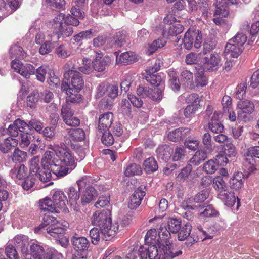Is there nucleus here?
<instances>
[{
	"instance_id": "obj_1",
	"label": "nucleus",
	"mask_w": 259,
	"mask_h": 259,
	"mask_svg": "<svg viewBox=\"0 0 259 259\" xmlns=\"http://www.w3.org/2000/svg\"><path fill=\"white\" fill-rule=\"evenodd\" d=\"M51 151H46L42 158V163L47 169L45 178H49L51 171L57 177L62 178L76 167L74 156L69 148L63 143L50 145Z\"/></svg>"
},
{
	"instance_id": "obj_2",
	"label": "nucleus",
	"mask_w": 259,
	"mask_h": 259,
	"mask_svg": "<svg viewBox=\"0 0 259 259\" xmlns=\"http://www.w3.org/2000/svg\"><path fill=\"white\" fill-rule=\"evenodd\" d=\"M165 243L166 245L162 248V252L160 254L158 259H173L182 253L181 250L172 252L171 244L167 243V241ZM135 254H138L139 259H155L158 255V250L155 245H145L140 247L138 252L133 251L128 253L127 258H132V256H134Z\"/></svg>"
},
{
	"instance_id": "obj_3",
	"label": "nucleus",
	"mask_w": 259,
	"mask_h": 259,
	"mask_svg": "<svg viewBox=\"0 0 259 259\" xmlns=\"http://www.w3.org/2000/svg\"><path fill=\"white\" fill-rule=\"evenodd\" d=\"M66 69L64 74V78L61 85V90L73 88L75 92H79L82 88L84 81L81 74L76 70L71 69L69 64L65 66Z\"/></svg>"
},
{
	"instance_id": "obj_4",
	"label": "nucleus",
	"mask_w": 259,
	"mask_h": 259,
	"mask_svg": "<svg viewBox=\"0 0 259 259\" xmlns=\"http://www.w3.org/2000/svg\"><path fill=\"white\" fill-rule=\"evenodd\" d=\"M168 230L165 226L162 227L161 225L158 228V236L159 237L163 240L165 243L167 241V243L171 244L169 241L170 233H177L180 229L181 226V221L179 219L169 218L168 220Z\"/></svg>"
},
{
	"instance_id": "obj_5",
	"label": "nucleus",
	"mask_w": 259,
	"mask_h": 259,
	"mask_svg": "<svg viewBox=\"0 0 259 259\" xmlns=\"http://www.w3.org/2000/svg\"><path fill=\"white\" fill-rule=\"evenodd\" d=\"M202 42V36L200 30H188L185 33L183 38V44L186 49H191L193 45L196 49H199L201 47Z\"/></svg>"
},
{
	"instance_id": "obj_6",
	"label": "nucleus",
	"mask_w": 259,
	"mask_h": 259,
	"mask_svg": "<svg viewBox=\"0 0 259 259\" xmlns=\"http://www.w3.org/2000/svg\"><path fill=\"white\" fill-rule=\"evenodd\" d=\"M39 160L38 156H34L29 161L30 166V175L31 176H35V177L38 178L41 181L46 182L49 181L51 180L52 175H50L49 178L47 179H44L43 178H45V175L47 172V169L44 167L41 161V165L42 168H40L39 167Z\"/></svg>"
},
{
	"instance_id": "obj_7",
	"label": "nucleus",
	"mask_w": 259,
	"mask_h": 259,
	"mask_svg": "<svg viewBox=\"0 0 259 259\" xmlns=\"http://www.w3.org/2000/svg\"><path fill=\"white\" fill-rule=\"evenodd\" d=\"M202 67L205 71H217L222 65V59L220 56L216 53H211L209 56L202 58Z\"/></svg>"
},
{
	"instance_id": "obj_8",
	"label": "nucleus",
	"mask_w": 259,
	"mask_h": 259,
	"mask_svg": "<svg viewBox=\"0 0 259 259\" xmlns=\"http://www.w3.org/2000/svg\"><path fill=\"white\" fill-rule=\"evenodd\" d=\"M11 65L13 69L26 78H29L31 75L35 73V69L32 65L23 64L19 60H13Z\"/></svg>"
},
{
	"instance_id": "obj_9",
	"label": "nucleus",
	"mask_w": 259,
	"mask_h": 259,
	"mask_svg": "<svg viewBox=\"0 0 259 259\" xmlns=\"http://www.w3.org/2000/svg\"><path fill=\"white\" fill-rule=\"evenodd\" d=\"M61 115L65 123L69 126H76L80 124L79 118L73 116V112L70 105L66 104L62 106Z\"/></svg>"
},
{
	"instance_id": "obj_10",
	"label": "nucleus",
	"mask_w": 259,
	"mask_h": 259,
	"mask_svg": "<svg viewBox=\"0 0 259 259\" xmlns=\"http://www.w3.org/2000/svg\"><path fill=\"white\" fill-rule=\"evenodd\" d=\"M57 221L55 217L45 213L43 218L42 222L35 229L34 231L35 233H38L41 231L44 232L43 231L46 230L48 234L49 230L48 229H49L61 228L59 225H57Z\"/></svg>"
},
{
	"instance_id": "obj_11",
	"label": "nucleus",
	"mask_w": 259,
	"mask_h": 259,
	"mask_svg": "<svg viewBox=\"0 0 259 259\" xmlns=\"http://www.w3.org/2000/svg\"><path fill=\"white\" fill-rule=\"evenodd\" d=\"M119 225L115 223L112 224V221L103 225L100 228L102 239L107 241L113 238L118 231Z\"/></svg>"
},
{
	"instance_id": "obj_12",
	"label": "nucleus",
	"mask_w": 259,
	"mask_h": 259,
	"mask_svg": "<svg viewBox=\"0 0 259 259\" xmlns=\"http://www.w3.org/2000/svg\"><path fill=\"white\" fill-rule=\"evenodd\" d=\"M111 221L110 212L108 210H103L102 211H96L92 217V223L93 225L101 228L106 223Z\"/></svg>"
},
{
	"instance_id": "obj_13",
	"label": "nucleus",
	"mask_w": 259,
	"mask_h": 259,
	"mask_svg": "<svg viewBox=\"0 0 259 259\" xmlns=\"http://www.w3.org/2000/svg\"><path fill=\"white\" fill-rule=\"evenodd\" d=\"M241 44L242 43L240 42V44H236L232 38L230 39L225 46L224 50L225 56H228L229 57L237 58L243 51V48L241 46Z\"/></svg>"
},
{
	"instance_id": "obj_14",
	"label": "nucleus",
	"mask_w": 259,
	"mask_h": 259,
	"mask_svg": "<svg viewBox=\"0 0 259 259\" xmlns=\"http://www.w3.org/2000/svg\"><path fill=\"white\" fill-rule=\"evenodd\" d=\"M99 193L94 186H88L82 192L81 195V203L82 205L89 204L94 201L98 197Z\"/></svg>"
},
{
	"instance_id": "obj_15",
	"label": "nucleus",
	"mask_w": 259,
	"mask_h": 259,
	"mask_svg": "<svg viewBox=\"0 0 259 259\" xmlns=\"http://www.w3.org/2000/svg\"><path fill=\"white\" fill-rule=\"evenodd\" d=\"M48 230H49L48 234L51 237L58 241L62 247H67L69 241L68 238L64 236L65 230L63 228H50Z\"/></svg>"
},
{
	"instance_id": "obj_16",
	"label": "nucleus",
	"mask_w": 259,
	"mask_h": 259,
	"mask_svg": "<svg viewBox=\"0 0 259 259\" xmlns=\"http://www.w3.org/2000/svg\"><path fill=\"white\" fill-rule=\"evenodd\" d=\"M113 114L111 112L101 115L98 120V131L101 133L107 131L113 121Z\"/></svg>"
},
{
	"instance_id": "obj_17",
	"label": "nucleus",
	"mask_w": 259,
	"mask_h": 259,
	"mask_svg": "<svg viewBox=\"0 0 259 259\" xmlns=\"http://www.w3.org/2000/svg\"><path fill=\"white\" fill-rule=\"evenodd\" d=\"M27 123L20 119H17L10 124L8 128V134L11 137L18 136L19 133H21L26 131Z\"/></svg>"
},
{
	"instance_id": "obj_18",
	"label": "nucleus",
	"mask_w": 259,
	"mask_h": 259,
	"mask_svg": "<svg viewBox=\"0 0 259 259\" xmlns=\"http://www.w3.org/2000/svg\"><path fill=\"white\" fill-rule=\"evenodd\" d=\"M109 61L108 57H103L102 53L97 52L96 58L92 62L93 69L96 71L102 72L105 69Z\"/></svg>"
},
{
	"instance_id": "obj_19",
	"label": "nucleus",
	"mask_w": 259,
	"mask_h": 259,
	"mask_svg": "<svg viewBox=\"0 0 259 259\" xmlns=\"http://www.w3.org/2000/svg\"><path fill=\"white\" fill-rule=\"evenodd\" d=\"M239 111L238 112V117L243 119L246 115L244 116L242 114H251L254 110V104L249 100H246L244 101H240L238 104Z\"/></svg>"
},
{
	"instance_id": "obj_20",
	"label": "nucleus",
	"mask_w": 259,
	"mask_h": 259,
	"mask_svg": "<svg viewBox=\"0 0 259 259\" xmlns=\"http://www.w3.org/2000/svg\"><path fill=\"white\" fill-rule=\"evenodd\" d=\"M45 250L43 247L35 243H32L30 247V253L25 255L26 259H44Z\"/></svg>"
},
{
	"instance_id": "obj_21",
	"label": "nucleus",
	"mask_w": 259,
	"mask_h": 259,
	"mask_svg": "<svg viewBox=\"0 0 259 259\" xmlns=\"http://www.w3.org/2000/svg\"><path fill=\"white\" fill-rule=\"evenodd\" d=\"M145 191L141 189L138 188L131 196L128 202V207L134 209L137 208L141 203V201L145 195Z\"/></svg>"
},
{
	"instance_id": "obj_22",
	"label": "nucleus",
	"mask_w": 259,
	"mask_h": 259,
	"mask_svg": "<svg viewBox=\"0 0 259 259\" xmlns=\"http://www.w3.org/2000/svg\"><path fill=\"white\" fill-rule=\"evenodd\" d=\"M53 202L58 207V210L66 208V204L68 202L67 198L64 192L61 191H56L53 195Z\"/></svg>"
},
{
	"instance_id": "obj_23",
	"label": "nucleus",
	"mask_w": 259,
	"mask_h": 259,
	"mask_svg": "<svg viewBox=\"0 0 259 259\" xmlns=\"http://www.w3.org/2000/svg\"><path fill=\"white\" fill-rule=\"evenodd\" d=\"M221 113L220 112H214L211 121L208 124L209 128L215 133H222L224 130L223 124L219 121Z\"/></svg>"
},
{
	"instance_id": "obj_24",
	"label": "nucleus",
	"mask_w": 259,
	"mask_h": 259,
	"mask_svg": "<svg viewBox=\"0 0 259 259\" xmlns=\"http://www.w3.org/2000/svg\"><path fill=\"white\" fill-rule=\"evenodd\" d=\"M188 128H179L170 132L168 138L172 142H178L182 140L190 133Z\"/></svg>"
},
{
	"instance_id": "obj_25",
	"label": "nucleus",
	"mask_w": 259,
	"mask_h": 259,
	"mask_svg": "<svg viewBox=\"0 0 259 259\" xmlns=\"http://www.w3.org/2000/svg\"><path fill=\"white\" fill-rule=\"evenodd\" d=\"M158 70V67H152L147 71V72L149 74V76L147 77V80L151 84L155 85L154 87H160V85H164L161 76L157 74H153L154 72Z\"/></svg>"
},
{
	"instance_id": "obj_26",
	"label": "nucleus",
	"mask_w": 259,
	"mask_h": 259,
	"mask_svg": "<svg viewBox=\"0 0 259 259\" xmlns=\"http://www.w3.org/2000/svg\"><path fill=\"white\" fill-rule=\"evenodd\" d=\"M243 180L244 175L242 172H235L229 181L231 188L236 191L239 190L243 186Z\"/></svg>"
},
{
	"instance_id": "obj_27",
	"label": "nucleus",
	"mask_w": 259,
	"mask_h": 259,
	"mask_svg": "<svg viewBox=\"0 0 259 259\" xmlns=\"http://www.w3.org/2000/svg\"><path fill=\"white\" fill-rule=\"evenodd\" d=\"M39 206L40 209L44 212L59 213L58 207L55 205L53 201L49 198L46 197L43 199L40 200Z\"/></svg>"
},
{
	"instance_id": "obj_28",
	"label": "nucleus",
	"mask_w": 259,
	"mask_h": 259,
	"mask_svg": "<svg viewBox=\"0 0 259 259\" xmlns=\"http://www.w3.org/2000/svg\"><path fill=\"white\" fill-rule=\"evenodd\" d=\"M18 145V141L12 137H8L0 141V151L3 153H9Z\"/></svg>"
},
{
	"instance_id": "obj_29",
	"label": "nucleus",
	"mask_w": 259,
	"mask_h": 259,
	"mask_svg": "<svg viewBox=\"0 0 259 259\" xmlns=\"http://www.w3.org/2000/svg\"><path fill=\"white\" fill-rule=\"evenodd\" d=\"M71 242L75 249L82 251L87 250L90 245L89 241L84 237L74 236Z\"/></svg>"
},
{
	"instance_id": "obj_30",
	"label": "nucleus",
	"mask_w": 259,
	"mask_h": 259,
	"mask_svg": "<svg viewBox=\"0 0 259 259\" xmlns=\"http://www.w3.org/2000/svg\"><path fill=\"white\" fill-rule=\"evenodd\" d=\"M209 193L207 191L202 190L200 192L197 194L193 199L194 203L192 205H187L188 208L194 209L201 206V203H203L208 197Z\"/></svg>"
},
{
	"instance_id": "obj_31",
	"label": "nucleus",
	"mask_w": 259,
	"mask_h": 259,
	"mask_svg": "<svg viewBox=\"0 0 259 259\" xmlns=\"http://www.w3.org/2000/svg\"><path fill=\"white\" fill-rule=\"evenodd\" d=\"M218 198L223 201L224 204L228 206H233L235 201L236 198L234 193L229 192L226 190L222 193H218Z\"/></svg>"
},
{
	"instance_id": "obj_32",
	"label": "nucleus",
	"mask_w": 259,
	"mask_h": 259,
	"mask_svg": "<svg viewBox=\"0 0 259 259\" xmlns=\"http://www.w3.org/2000/svg\"><path fill=\"white\" fill-rule=\"evenodd\" d=\"M181 81L185 88H192L193 86V74L187 70H183L181 73Z\"/></svg>"
},
{
	"instance_id": "obj_33",
	"label": "nucleus",
	"mask_w": 259,
	"mask_h": 259,
	"mask_svg": "<svg viewBox=\"0 0 259 259\" xmlns=\"http://www.w3.org/2000/svg\"><path fill=\"white\" fill-rule=\"evenodd\" d=\"M63 92H65L67 95L66 104L69 105L68 103H79L81 101L82 99L81 95L78 94L79 92H75L73 88L66 89V90H62Z\"/></svg>"
},
{
	"instance_id": "obj_34",
	"label": "nucleus",
	"mask_w": 259,
	"mask_h": 259,
	"mask_svg": "<svg viewBox=\"0 0 259 259\" xmlns=\"http://www.w3.org/2000/svg\"><path fill=\"white\" fill-rule=\"evenodd\" d=\"M82 65L79 64H74L71 69L76 70V69L79 70L80 71L82 72L84 74H89L93 70V66H91L90 65L91 61L90 60L84 58L81 60Z\"/></svg>"
},
{
	"instance_id": "obj_35",
	"label": "nucleus",
	"mask_w": 259,
	"mask_h": 259,
	"mask_svg": "<svg viewBox=\"0 0 259 259\" xmlns=\"http://www.w3.org/2000/svg\"><path fill=\"white\" fill-rule=\"evenodd\" d=\"M27 171V167L24 164H21L12 169L10 175L13 179L20 180L26 176Z\"/></svg>"
},
{
	"instance_id": "obj_36",
	"label": "nucleus",
	"mask_w": 259,
	"mask_h": 259,
	"mask_svg": "<svg viewBox=\"0 0 259 259\" xmlns=\"http://www.w3.org/2000/svg\"><path fill=\"white\" fill-rule=\"evenodd\" d=\"M166 43V41L163 38H158L154 40L152 43L148 44L146 53L148 55L152 54L158 49L163 47Z\"/></svg>"
},
{
	"instance_id": "obj_37",
	"label": "nucleus",
	"mask_w": 259,
	"mask_h": 259,
	"mask_svg": "<svg viewBox=\"0 0 259 259\" xmlns=\"http://www.w3.org/2000/svg\"><path fill=\"white\" fill-rule=\"evenodd\" d=\"M207 157V152L199 150L196 152L193 156L189 160V164L198 165Z\"/></svg>"
},
{
	"instance_id": "obj_38",
	"label": "nucleus",
	"mask_w": 259,
	"mask_h": 259,
	"mask_svg": "<svg viewBox=\"0 0 259 259\" xmlns=\"http://www.w3.org/2000/svg\"><path fill=\"white\" fill-rule=\"evenodd\" d=\"M143 168L147 174L154 172L158 169V165L156 161L153 157H149L143 162Z\"/></svg>"
},
{
	"instance_id": "obj_39",
	"label": "nucleus",
	"mask_w": 259,
	"mask_h": 259,
	"mask_svg": "<svg viewBox=\"0 0 259 259\" xmlns=\"http://www.w3.org/2000/svg\"><path fill=\"white\" fill-rule=\"evenodd\" d=\"M212 185L214 189L218 193H222L227 190V186L223 178L220 176L214 177L212 180Z\"/></svg>"
},
{
	"instance_id": "obj_40",
	"label": "nucleus",
	"mask_w": 259,
	"mask_h": 259,
	"mask_svg": "<svg viewBox=\"0 0 259 259\" xmlns=\"http://www.w3.org/2000/svg\"><path fill=\"white\" fill-rule=\"evenodd\" d=\"M68 136L72 140L81 141L85 138V133L81 128L71 129L68 132Z\"/></svg>"
},
{
	"instance_id": "obj_41",
	"label": "nucleus",
	"mask_w": 259,
	"mask_h": 259,
	"mask_svg": "<svg viewBox=\"0 0 259 259\" xmlns=\"http://www.w3.org/2000/svg\"><path fill=\"white\" fill-rule=\"evenodd\" d=\"M10 56L11 58H24L26 55L22 47L14 45L10 49Z\"/></svg>"
},
{
	"instance_id": "obj_42",
	"label": "nucleus",
	"mask_w": 259,
	"mask_h": 259,
	"mask_svg": "<svg viewBox=\"0 0 259 259\" xmlns=\"http://www.w3.org/2000/svg\"><path fill=\"white\" fill-rule=\"evenodd\" d=\"M192 229L191 225L189 223H187L185 225L181 227L178 233V239L180 241H183L187 239L190 234Z\"/></svg>"
},
{
	"instance_id": "obj_43",
	"label": "nucleus",
	"mask_w": 259,
	"mask_h": 259,
	"mask_svg": "<svg viewBox=\"0 0 259 259\" xmlns=\"http://www.w3.org/2000/svg\"><path fill=\"white\" fill-rule=\"evenodd\" d=\"M27 154L26 152L21 151L18 148L14 149L11 157L12 160L14 162H22L27 159Z\"/></svg>"
},
{
	"instance_id": "obj_44",
	"label": "nucleus",
	"mask_w": 259,
	"mask_h": 259,
	"mask_svg": "<svg viewBox=\"0 0 259 259\" xmlns=\"http://www.w3.org/2000/svg\"><path fill=\"white\" fill-rule=\"evenodd\" d=\"M183 27L181 24H175L170 25L164 32V35L166 36H176L182 32Z\"/></svg>"
},
{
	"instance_id": "obj_45",
	"label": "nucleus",
	"mask_w": 259,
	"mask_h": 259,
	"mask_svg": "<svg viewBox=\"0 0 259 259\" xmlns=\"http://www.w3.org/2000/svg\"><path fill=\"white\" fill-rule=\"evenodd\" d=\"M133 53L128 52L122 53L116 60L119 63L125 65L132 63L135 60L134 57L132 55Z\"/></svg>"
},
{
	"instance_id": "obj_46",
	"label": "nucleus",
	"mask_w": 259,
	"mask_h": 259,
	"mask_svg": "<svg viewBox=\"0 0 259 259\" xmlns=\"http://www.w3.org/2000/svg\"><path fill=\"white\" fill-rule=\"evenodd\" d=\"M142 172V169L139 165L136 163H132L126 167L124 174L126 176L131 177L134 175H141Z\"/></svg>"
},
{
	"instance_id": "obj_47",
	"label": "nucleus",
	"mask_w": 259,
	"mask_h": 259,
	"mask_svg": "<svg viewBox=\"0 0 259 259\" xmlns=\"http://www.w3.org/2000/svg\"><path fill=\"white\" fill-rule=\"evenodd\" d=\"M31 136L28 133H24V131L20 133V136L18 141V144L23 149L27 148L31 142Z\"/></svg>"
},
{
	"instance_id": "obj_48",
	"label": "nucleus",
	"mask_w": 259,
	"mask_h": 259,
	"mask_svg": "<svg viewBox=\"0 0 259 259\" xmlns=\"http://www.w3.org/2000/svg\"><path fill=\"white\" fill-rule=\"evenodd\" d=\"M65 21L64 15L62 13L59 14L54 19L52 22V28L54 29L55 33L58 31L59 29H61L63 25L65 24L64 21Z\"/></svg>"
},
{
	"instance_id": "obj_49",
	"label": "nucleus",
	"mask_w": 259,
	"mask_h": 259,
	"mask_svg": "<svg viewBox=\"0 0 259 259\" xmlns=\"http://www.w3.org/2000/svg\"><path fill=\"white\" fill-rule=\"evenodd\" d=\"M169 76L170 77L169 79V87L174 91H179L180 89V84L176 72L173 71L169 72Z\"/></svg>"
},
{
	"instance_id": "obj_50",
	"label": "nucleus",
	"mask_w": 259,
	"mask_h": 259,
	"mask_svg": "<svg viewBox=\"0 0 259 259\" xmlns=\"http://www.w3.org/2000/svg\"><path fill=\"white\" fill-rule=\"evenodd\" d=\"M164 89V85H160V87H154L152 88V92L150 94L149 98L153 100H161L163 97Z\"/></svg>"
},
{
	"instance_id": "obj_51",
	"label": "nucleus",
	"mask_w": 259,
	"mask_h": 259,
	"mask_svg": "<svg viewBox=\"0 0 259 259\" xmlns=\"http://www.w3.org/2000/svg\"><path fill=\"white\" fill-rule=\"evenodd\" d=\"M229 13L228 7L225 4H220L216 2V9L214 13V16H219L222 17H226Z\"/></svg>"
},
{
	"instance_id": "obj_52",
	"label": "nucleus",
	"mask_w": 259,
	"mask_h": 259,
	"mask_svg": "<svg viewBox=\"0 0 259 259\" xmlns=\"http://www.w3.org/2000/svg\"><path fill=\"white\" fill-rule=\"evenodd\" d=\"M94 33L92 29L82 31L73 36L74 40L76 42H80L83 39L91 38L94 36Z\"/></svg>"
},
{
	"instance_id": "obj_53",
	"label": "nucleus",
	"mask_w": 259,
	"mask_h": 259,
	"mask_svg": "<svg viewBox=\"0 0 259 259\" xmlns=\"http://www.w3.org/2000/svg\"><path fill=\"white\" fill-rule=\"evenodd\" d=\"M73 32V28L71 26L65 23L61 29H59L58 31L55 33L58 35V38H60V36L63 37H68L70 36Z\"/></svg>"
},
{
	"instance_id": "obj_54",
	"label": "nucleus",
	"mask_w": 259,
	"mask_h": 259,
	"mask_svg": "<svg viewBox=\"0 0 259 259\" xmlns=\"http://www.w3.org/2000/svg\"><path fill=\"white\" fill-rule=\"evenodd\" d=\"M38 99L39 94L38 92L36 91H33L27 97V106L31 108H34L36 103L38 101Z\"/></svg>"
},
{
	"instance_id": "obj_55",
	"label": "nucleus",
	"mask_w": 259,
	"mask_h": 259,
	"mask_svg": "<svg viewBox=\"0 0 259 259\" xmlns=\"http://www.w3.org/2000/svg\"><path fill=\"white\" fill-rule=\"evenodd\" d=\"M44 127L42 123L36 119H31L28 123H27L26 130H35L37 132H40Z\"/></svg>"
},
{
	"instance_id": "obj_56",
	"label": "nucleus",
	"mask_w": 259,
	"mask_h": 259,
	"mask_svg": "<svg viewBox=\"0 0 259 259\" xmlns=\"http://www.w3.org/2000/svg\"><path fill=\"white\" fill-rule=\"evenodd\" d=\"M192 170L191 164H188L184 167L178 175L177 179L180 181H184L188 178Z\"/></svg>"
},
{
	"instance_id": "obj_57",
	"label": "nucleus",
	"mask_w": 259,
	"mask_h": 259,
	"mask_svg": "<svg viewBox=\"0 0 259 259\" xmlns=\"http://www.w3.org/2000/svg\"><path fill=\"white\" fill-rule=\"evenodd\" d=\"M13 242L18 247L24 248L28 244V238L24 235H17L13 238Z\"/></svg>"
},
{
	"instance_id": "obj_58",
	"label": "nucleus",
	"mask_w": 259,
	"mask_h": 259,
	"mask_svg": "<svg viewBox=\"0 0 259 259\" xmlns=\"http://www.w3.org/2000/svg\"><path fill=\"white\" fill-rule=\"evenodd\" d=\"M224 149V154L228 157L235 156L237 154L235 147L230 141L226 144Z\"/></svg>"
},
{
	"instance_id": "obj_59",
	"label": "nucleus",
	"mask_w": 259,
	"mask_h": 259,
	"mask_svg": "<svg viewBox=\"0 0 259 259\" xmlns=\"http://www.w3.org/2000/svg\"><path fill=\"white\" fill-rule=\"evenodd\" d=\"M79 191L73 186L68 188L67 193L69 202H77L79 198Z\"/></svg>"
},
{
	"instance_id": "obj_60",
	"label": "nucleus",
	"mask_w": 259,
	"mask_h": 259,
	"mask_svg": "<svg viewBox=\"0 0 259 259\" xmlns=\"http://www.w3.org/2000/svg\"><path fill=\"white\" fill-rule=\"evenodd\" d=\"M120 110L123 115L129 116L131 114V106L128 100L126 99L122 100Z\"/></svg>"
},
{
	"instance_id": "obj_61",
	"label": "nucleus",
	"mask_w": 259,
	"mask_h": 259,
	"mask_svg": "<svg viewBox=\"0 0 259 259\" xmlns=\"http://www.w3.org/2000/svg\"><path fill=\"white\" fill-rule=\"evenodd\" d=\"M101 140L102 143L106 146L112 145L114 142L113 136L109 132H103Z\"/></svg>"
},
{
	"instance_id": "obj_62",
	"label": "nucleus",
	"mask_w": 259,
	"mask_h": 259,
	"mask_svg": "<svg viewBox=\"0 0 259 259\" xmlns=\"http://www.w3.org/2000/svg\"><path fill=\"white\" fill-rule=\"evenodd\" d=\"M56 52L58 57L61 58H65L70 55V52L67 46L64 45H61L58 47L56 50Z\"/></svg>"
},
{
	"instance_id": "obj_63",
	"label": "nucleus",
	"mask_w": 259,
	"mask_h": 259,
	"mask_svg": "<svg viewBox=\"0 0 259 259\" xmlns=\"http://www.w3.org/2000/svg\"><path fill=\"white\" fill-rule=\"evenodd\" d=\"M5 253L9 259H19L15 248L12 245H8L5 248Z\"/></svg>"
},
{
	"instance_id": "obj_64",
	"label": "nucleus",
	"mask_w": 259,
	"mask_h": 259,
	"mask_svg": "<svg viewBox=\"0 0 259 259\" xmlns=\"http://www.w3.org/2000/svg\"><path fill=\"white\" fill-rule=\"evenodd\" d=\"M62 254L53 249L47 250L45 253L44 259H60Z\"/></svg>"
}]
</instances>
